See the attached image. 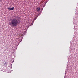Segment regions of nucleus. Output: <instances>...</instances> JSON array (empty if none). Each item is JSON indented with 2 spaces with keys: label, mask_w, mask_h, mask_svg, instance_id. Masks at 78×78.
<instances>
[{
  "label": "nucleus",
  "mask_w": 78,
  "mask_h": 78,
  "mask_svg": "<svg viewBox=\"0 0 78 78\" xmlns=\"http://www.w3.org/2000/svg\"><path fill=\"white\" fill-rule=\"evenodd\" d=\"M69 68V67H67V68Z\"/></svg>",
  "instance_id": "8"
},
{
  "label": "nucleus",
  "mask_w": 78,
  "mask_h": 78,
  "mask_svg": "<svg viewBox=\"0 0 78 78\" xmlns=\"http://www.w3.org/2000/svg\"><path fill=\"white\" fill-rule=\"evenodd\" d=\"M4 65H5V66H6V65H7V64H8V62H5V63H4Z\"/></svg>",
  "instance_id": "4"
},
{
  "label": "nucleus",
  "mask_w": 78,
  "mask_h": 78,
  "mask_svg": "<svg viewBox=\"0 0 78 78\" xmlns=\"http://www.w3.org/2000/svg\"><path fill=\"white\" fill-rule=\"evenodd\" d=\"M38 16H39V15H37L35 17V19H34V20H36V19H37V17H38Z\"/></svg>",
  "instance_id": "5"
},
{
  "label": "nucleus",
  "mask_w": 78,
  "mask_h": 78,
  "mask_svg": "<svg viewBox=\"0 0 78 78\" xmlns=\"http://www.w3.org/2000/svg\"><path fill=\"white\" fill-rule=\"evenodd\" d=\"M42 10H43V8L42 9L41 11H42Z\"/></svg>",
  "instance_id": "6"
},
{
  "label": "nucleus",
  "mask_w": 78,
  "mask_h": 78,
  "mask_svg": "<svg viewBox=\"0 0 78 78\" xmlns=\"http://www.w3.org/2000/svg\"><path fill=\"white\" fill-rule=\"evenodd\" d=\"M1 0H0V1H1Z\"/></svg>",
  "instance_id": "10"
},
{
  "label": "nucleus",
  "mask_w": 78,
  "mask_h": 78,
  "mask_svg": "<svg viewBox=\"0 0 78 78\" xmlns=\"http://www.w3.org/2000/svg\"><path fill=\"white\" fill-rule=\"evenodd\" d=\"M9 10H14V7H9L7 8Z\"/></svg>",
  "instance_id": "2"
},
{
  "label": "nucleus",
  "mask_w": 78,
  "mask_h": 78,
  "mask_svg": "<svg viewBox=\"0 0 78 78\" xmlns=\"http://www.w3.org/2000/svg\"><path fill=\"white\" fill-rule=\"evenodd\" d=\"M33 22H34V21H33Z\"/></svg>",
  "instance_id": "9"
},
{
  "label": "nucleus",
  "mask_w": 78,
  "mask_h": 78,
  "mask_svg": "<svg viewBox=\"0 0 78 78\" xmlns=\"http://www.w3.org/2000/svg\"><path fill=\"white\" fill-rule=\"evenodd\" d=\"M36 10L37 12H39V11H40V10H41V9H40V8L39 7L37 8Z\"/></svg>",
  "instance_id": "3"
},
{
  "label": "nucleus",
  "mask_w": 78,
  "mask_h": 78,
  "mask_svg": "<svg viewBox=\"0 0 78 78\" xmlns=\"http://www.w3.org/2000/svg\"><path fill=\"white\" fill-rule=\"evenodd\" d=\"M20 18L16 16L14 19H12L9 23V25L12 27H17L18 25L20 23Z\"/></svg>",
  "instance_id": "1"
},
{
  "label": "nucleus",
  "mask_w": 78,
  "mask_h": 78,
  "mask_svg": "<svg viewBox=\"0 0 78 78\" xmlns=\"http://www.w3.org/2000/svg\"><path fill=\"white\" fill-rule=\"evenodd\" d=\"M67 66H68V67H69V65H68Z\"/></svg>",
  "instance_id": "7"
},
{
  "label": "nucleus",
  "mask_w": 78,
  "mask_h": 78,
  "mask_svg": "<svg viewBox=\"0 0 78 78\" xmlns=\"http://www.w3.org/2000/svg\"><path fill=\"white\" fill-rule=\"evenodd\" d=\"M12 48H13V47H12Z\"/></svg>",
  "instance_id": "11"
}]
</instances>
